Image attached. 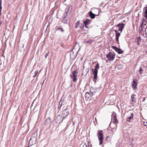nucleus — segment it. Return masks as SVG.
<instances>
[{
    "instance_id": "f257e3e1",
    "label": "nucleus",
    "mask_w": 147,
    "mask_h": 147,
    "mask_svg": "<svg viewBox=\"0 0 147 147\" xmlns=\"http://www.w3.org/2000/svg\"><path fill=\"white\" fill-rule=\"evenodd\" d=\"M99 69V64L97 63L95 65V67L94 69H92V71L93 72V74L94 75L93 81L95 83L96 82V80L97 79V75L98 73V70Z\"/></svg>"
},
{
    "instance_id": "f03ea898",
    "label": "nucleus",
    "mask_w": 147,
    "mask_h": 147,
    "mask_svg": "<svg viewBox=\"0 0 147 147\" xmlns=\"http://www.w3.org/2000/svg\"><path fill=\"white\" fill-rule=\"evenodd\" d=\"M90 92L92 94L91 95H95L96 96H99L100 95V93L97 91V88H94L91 87L90 88Z\"/></svg>"
},
{
    "instance_id": "7ed1b4c3",
    "label": "nucleus",
    "mask_w": 147,
    "mask_h": 147,
    "mask_svg": "<svg viewBox=\"0 0 147 147\" xmlns=\"http://www.w3.org/2000/svg\"><path fill=\"white\" fill-rule=\"evenodd\" d=\"M78 73L76 70L73 71L71 74H70L71 78L73 79V81L74 82H76L77 80V77L78 75Z\"/></svg>"
},
{
    "instance_id": "20e7f679",
    "label": "nucleus",
    "mask_w": 147,
    "mask_h": 147,
    "mask_svg": "<svg viewBox=\"0 0 147 147\" xmlns=\"http://www.w3.org/2000/svg\"><path fill=\"white\" fill-rule=\"evenodd\" d=\"M97 136L98 137V140L100 141L99 144L100 145L102 144L103 139L102 131V130H100L98 131L97 134Z\"/></svg>"
},
{
    "instance_id": "39448f33",
    "label": "nucleus",
    "mask_w": 147,
    "mask_h": 147,
    "mask_svg": "<svg viewBox=\"0 0 147 147\" xmlns=\"http://www.w3.org/2000/svg\"><path fill=\"white\" fill-rule=\"evenodd\" d=\"M115 55L113 53L109 52L106 55V57L109 60H113L115 58Z\"/></svg>"
},
{
    "instance_id": "423d86ee",
    "label": "nucleus",
    "mask_w": 147,
    "mask_h": 147,
    "mask_svg": "<svg viewBox=\"0 0 147 147\" xmlns=\"http://www.w3.org/2000/svg\"><path fill=\"white\" fill-rule=\"evenodd\" d=\"M69 114L68 110L67 109H65L62 111L61 115L63 118L65 119V118L67 117Z\"/></svg>"
},
{
    "instance_id": "0eeeda50",
    "label": "nucleus",
    "mask_w": 147,
    "mask_h": 147,
    "mask_svg": "<svg viewBox=\"0 0 147 147\" xmlns=\"http://www.w3.org/2000/svg\"><path fill=\"white\" fill-rule=\"evenodd\" d=\"M61 22L65 24H67V16L66 14H63L61 20Z\"/></svg>"
},
{
    "instance_id": "6e6552de",
    "label": "nucleus",
    "mask_w": 147,
    "mask_h": 147,
    "mask_svg": "<svg viewBox=\"0 0 147 147\" xmlns=\"http://www.w3.org/2000/svg\"><path fill=\"white\" fill-rule=\"evenodd\" d=\"M36 141V140L31 138L29 141L28 147L35 144Z\"/></svg>"
},
{
    "instance_id": "1a4fd4ad",
    "label": "nucleus",
    "mask_w": 147,
    "mask_h": 147,
    "mask_svg": "<svg viewBox=\"0 0 147 147\" xmlns=\"http://www.w3.org/2000/svg\"><path fill=\"white\" fill-rule=\"evenodd\" d=\"M112 49L115 50V51L117 52L119 54H122L123 53V51L121 49H119L114 46H112Z\"/></svg>"
},
{
    "instance_id": "9d476101",
    "label": "nucleus",
    "mask_w": 147,
    "mask_h": 147,
    "mask_svg": "<svg viewBox=\"0 0 147 147\" xmlns=\"http://www.w3.org/2000/svg\"><path fill=\"white\" fill-rule=\"evenodd\" d=\"M125 26V25L123 23H119L117 26V27H118L119 28L118 31H120L121 32Z\"/></svg>"
},
{
    "instance_id": "9b49d317",
    "label": "nucleus",
    "mask_w": 147,
    "mask_h": 147,
    "mask_svg": "<svg viewBox=\"0 0 147 147\" xmlns=\"http://www.w3.org/2000/svg\"><path fill=\"white\" fill-rule=\"evenodd\" d=\"M62 115H59L57 116L56 119V120L57 121V122H58L59 123H60L61 122L63 121V119H64L63 118L62 119Z\"/></svg>"
},
{
    "instance_id": "f8f14e48",
    "label": "nucleus",
    "mask_w": 147,
    "mask_h": 147,
    "mask_svg": "<svg viewBox=\"0 0 147 147\" xmlns=\"http://www.w3.org/2000/svg\"><path fill=\"white\" fill-rule=\"evenodd\" d=\"M134 113H131L130 116L128 117L127 119V121L129 122H131L133 119Z\"/></svg>"
},
{
    "instance_id": "ddd939ff",
    "label": "nucleus",
    "mask_w": 147,
    "mask_h": 147,
    "mask_svg": "<svg viewBox=\"0 0 147 147\" xmlns=\"http://www.w3.org/2000/svg\"><path fill=\"white\" fill-rule=\"evenodd\" d=\"M112 120L114 123H118L117 119L116 118V115L115 114H113L112 115Z\"/></svg>"
},
{
    "instance_id": "4468645a",
    "label": "nucleus",
    "mask_w": 147,
    "mask_h": 147,
    "mask_svg": "<svg viewBox=\"0 0 147 147\" xmlns=\"http://www.w3.org/2000/svg\"><path fill=\"white\" fill-rule=\"evenodd\" d=\"M137 83L136 80H133L132 84V86L134 90H136L137 88Z\"/></svg>"
},
{
    "instance_id": "2eb2a0df",
    "label": "nucleus",
    "mask_w": 147,
    "mask_h": 147,
    "mask_svg": "<svg viewBox=\"0 0 147 147\" xmlns=\"http://www.w3.org/2000/svg\"><path fill=\"white\" fill-rule=\"evenodd\" d=\"M77 56V54L74 52H71L70 53V57L71 59H74Z\"/></svg>"
},
{
    "instance_id": "dca6fc26",
    "label": "nucleus",
    "mask_w": 147,
    "mask_h": 147,
    "mask_svg": "<svg viewBox=\"0 0 147 147\" xmlns=\"http://www.w3.org/2000/svg\"><path fill=\"white\" fill-rule=\"evenodd\" d=\"M51 118L50 117L48 118L45 121L44 123V125L46 126L48 125L51 122Z\"/></svg>"
},
{
    "instance_id": "f3484780",
    "label": "nucleus",
    "mask_w": 147,
    "mask_h": 147,
    "mask_svg": "<svg viewBox=\"0 0 147 147\" xmlns=\"http://www.w3.org/2000/svg\"><path fill=\"white\" fill-rule=\"evenodd\" d=\"M70 8V6H69L67 7H66L65 10V13L63 14H66V16H67L71 12V10L69 11V9Z\"/></svg>"
},
{
    "instance_id": "a211bd4d",
    "label": "nucleus",
    "mask_w": 147,
    "mask_h": 147,
    "mask_svg": "<svg viewBox=\"0 0 147 147\" xmlns=\"http://www.w3.org/2000/svg\"><path fill=\"white\" fill-rule=\"evenodd\" d=\"M92 20H90L87 18L83 22V24L84 25H88L90 24V22Z\"/></svg>"
},
{
    "instance_id": "6ab92c4d",
    "label": "nucleus",
    "mask_w": 147,
    "mask_h": 147,
    "mask_svg": "<svg viewBox=\"0 0 147 147\" xmlns=\"http://www.w3.org/2000/svg\"><path fill=\"white\" fill-rule=\"evenodd\" d=\"M88 14H89V16L91 19H93L95 18V14L92 13V11H89L88 13Z\"/></svg>"
},
{
    "instance_id": "aec40b11",
    "label": "nucleus",
    "mask_w": 147,
    "mask_h": 147,
    "mask_svg": "<svg viewBox=\"0 0 147 147\" xmlns=\"http://www.w3.org/2000/svg\"><path fill=\"white\" fill-rule=\"evenodd\" d=\"M37 137V133L36 131L32 135L31 138L36 140Z\"/></svg>"
},
{
    "instance_id": "412c9836",
    "label": "nucleus",
    "mask_w": 147,
    "mask_h": 147,
    "mask_svg": "<svg viewBox=\"0 0 147 147\" xmlns=\"http://www.w3.org/2000/svg\"><path fill=\"white\" fill-rule=\"evenodd\" d=\"M120 35V34L118 32L116 34V38L115 39L116 41L117 42H118L117 43H119V37Z\"/></svg>"
},
{
    "instance_id": "4be33fe9",
    "label": "nucleus",
    "mask_w": 147,
    "mask_h": 147,
    "mask_svg": "<svg viewBox=\"0 0 147 147\" xmlns=\"http://www.w3.org/2000/svg\"><path fill=\"white\" fill-rule=\"evenodd\" d=\"M92 96L90 95V94L88 92H86L85 94V97L86 99L87 100H88L90 96Z\"/></svg>"
},
{
    "instance_id": "5701e85b",
    "label": "nucleus",
    "mask_w": 147,
    "mask_h": 147,
    "mask_svg": "<svg viewBox=\"0 0 147 147\" xmlns=\"http://www.w3.org/2000/svg\"><path fill=\"white\" fill-rule=\"evenodd\" d=\"M62 103L63 102L61 100L59 102V106L57 108V109H58V111H59L60 110V108L62 106Z\"/></svg>"
},
{
    "instance_id": "b1692460",
    "label": "nucleus",
    "mask_w": 147,
    "mask_h": 147,
    "mask_svg": "<svg viewBox=\"0 0 147 147\" xmlns=\"http://www.w3.org/2000/svg\"><path fill=\"white\" fill-rule=\"evenodd\" d=\"M147 23V21L144 18H143L142 20V24H143L145 25Z\"/></svg>"
},
{
    "instance_id": "393cba45",
    "label": "nucleus",
    "mask_w": 147,
    "mask_h": 147,
    "mask_svg": "<svg viewBox=\"0 0 147 147\" xmlns=\"http://www.w3.org/2000/svg\"><path fill=\"white\" fill-rule=\"evenodd\" d=\"M136 96L135 94H132L131 95V102H133V101H134L135 102H136V100H134V96Z\"/></svg>"
},
{
    "instance_id": "a878e982",
    "label": "nucleus",
    "mask_w": 147,
    "mask_h": 147,
    "mask_svg": "<svg viewBox=\"0 0 147 147\" xmlns=\"http://www.w3.org/2000/svg\"><path fill=\"white\" fill-rule=\"evenodd\" d=\"M144 13L145 14L144 15V16L145 17L147 20V7L145 10Z\"/></svg>"
},
{
    "instance_id": "bb28decb",
    "label": "nucleus",
    "mask_w": 147,
    "mask_h": 147,
    "mask_svg": "<svg viewBox=\"0 0 147 147\" xmlns=\"http://www.w3.org/2000/svg\"><path fill=\"white\" fill-rule=\"evenodd\" d=\"M2 1L1 0H0V16H1V11L2 9Z\"/></svg>"
},
{
    "instance_id": "cd10ccee",
    "label": "nucleus",
    "mask_w": 147,
    "mask_h": 147,
    "mask_svg": "<svg viewBox=\"0 0 147 147\" xmlns=\"http://www.w3.org/2000/svg\"><path fill=\"white\" fill-rule=\"evenodd\" d=\"M80 23V21L78 20L75 24L76 26H75V28H77L78 26H79V25Z\"/></svg>"
},
{
    "instance_id": "c85d7f7f",
    "label": "nucleus",
    "mask_w": 147,
    "mask_h": 147,
    "mask_svg": "<svg viewBox=\"0 0 147 147\" xmlns=\"http://www.w3.org/2000/svg\"><path fill=\"white\" fill-rule=\"evenodd\" d=\"M58 30H60L61 32H63L64 31L63 28L60 27H58L56 29V30L57 31Z\"/></svg>"
},
{
    "instance_id": "c756f323",
    "label": "nucleus",
    "mask_w": 147,
    "mask_h": 147,
    "mask_svg": "<svg viewBox=\"0 0 147 147\" xmlns=\"http://www.w3.org/2000/svg\"><path fill=\"white\" fill-rule=\"evenodd\" d=\"M137 42H141V39L140 36L137 37Z\"/></svg>"
},
{
    "instance_id": "7c9ffc66",
    "label": "nucleus",
    "mask_w": 147,
    "mask_h": 147,
    "mask_svg": "<svg viewBox=\"0 0 147 147\" xmlns=\"http://www.w3.org/2000/svg\"><path fill=\"white\" fill-rule=\"evenodd\" d=\"M143 71V70L142 69V68L140 67V69L139 70V71L140 73L141 74L142 73Z\"/></svg>"
},
{
    "instance_id": "2f4dec72",
    "label": "nucleus",
    "mask_w": 147,
    "mask_h": 147,
    "mask_svg": "<svg viewBox=\"0 0 147 147\" xmlns=\"http://www.w3.org/2000/svg\"><path fill=\"white\" fill-rule=\"evenodd\" d=\"M93 40H87V43H89V44H92L93 41Z\"/></svg>"
},
{
    "instance_id": "473e14b6",
    "label": "nucleus",
    "mask_w": 147,
    "mask_h": 147,
    "mask_svg": "<svg viewBox=\"0 0 147 147\" xmlns=\"http://www.w3.org/2000/svg\"><path fill=\"white\" fill-rule=\"evenodd\" d=\"M143 24H141L140 26V28H141V30L140 29H139V30H142L143 28H144V27H143Z\"/></svg>"
},
{
    "instance_id": "72a5a7b5",
    "label": "nucleus",
    "mask_w": 147,
    "mask_h": 147,
    "mask_svg": "<svg viewBox=\"0 0 147 147\" xmlns=\"http://www.w3.org/2000/svg\"><path fill=\"white\" fill-rule=\"evenodd\" d=\"M49 54V52H47L46 53V54L45 55V58H47V57L48 56V55Z\"/></svg>"
},
{
    "instance_id": "f704fd0d",
    "label": "nucleus",
    "mask_w": 147,
    "mask_h": 147,
    "mask_svg": "<svg viewBox=\"0 0 147 147\" xmlns=\"http://www.w3.org/2000/svg\"><path fill=\"white\" fill-rule=\"evenodd\" d=\"M38 73V71L36 70L35 72V75L33 76L34 77H35Z\"/></svg>"
},
{
    "instance_id": "c9c22d12",
    "label": "nucleus",
    "mask_w": 147,
    "mask_h": 147,
    "mask_svg": "<svg viewBox=\"0 0 147 147\" xmlns=\"http://www.w3.org/2000/svg\"><path fill=\"white\" fill-rule=\"evenodd\" d=\"M146 98L145 97H143V98H142V101L144 102Z\"/></svg>"
},
{
    "instance_id": "e433bc0d",
    "label": "nucleus",
    "mask_w": 147,
    "mask_h": 147,
    "mask_svg": "<svg viewBox=\"0 0 147 147\" xmlns=\"http://www.w3.org/2000/svg\"><path fill=\"white\" fill-rule=\"evenodd\" d=\"M80 29H81L82 30L84 28V25L83 26L82 25L80 26Z\"/></svg>"
},
{
    "instance_id": "4c0bfd02",
    "label": "nucleus",
    "mask_w": 147,
    "mask_h": 147,
    "mask_svg": "<svg viewBox=\"0 0 147 147\" xmlns=\"http://www.w3.org/2000/svg\"><path fill=\"white\" fill-rule=\"evenodd\" d=\"M122 66L120 65H118V67H117V68H118V69H120L121 68V67Z\"/></svg>"
},
{
    "instance_id": "58836bf2",
    "label": "nucleus",
    "mask_w": 147,
    "mask_h": 147,
    "mask_svg": "<svg viewBox=\"0 0 147 147\" xmlns=\"http://www.w3.org/2000/svg\"><path fill=\"white\" fill-rule=\"evenodd\" d=\"M49 127V128H52V129H53V125H52L51 124Z\"/></svg>"
},
{
    "instance_id": "ea45409f",
    "label": "nucleus",
    "mask_w": 147,
    "mask_h": 147,
    "mask_svg": "<svg viewBox=\"0 0 147 147\" xmlns=\"http://www.w3.org/2000/svg\"><path fill=\"white\" fill-rule=\"evenodd\" d=\"M84 43L85 44H88L87 40V41H84Z\"/></svg>"
},
{
    "instance_id": "a19ab883",
    "label": "nucleus",
    "mask_w": 147,
    "mask_h": 147,
    "mask_svg": "<svg viewBox=\"0 0 147 147\" xmlns=\"http://www.w3.org/2000/svg\"><path fill=\"white\" fill-rule=\"evenodd\" d=\"M88 145L89 146H90V147H92V146H91V144L89 142H88Z\"/></svg>"
},
{
    "instance_id": "79ce46f5",
    "label": "nucleus",
    "mask_w": 147,
    "mask_h": 147,
    "mask_svg": "<svg viewBox=\"0 0 147 147\" xmlns=\"http://www.w3.org/2000/svg\"><path fill=\"white\" fill-rule=\"evenodd\" d=\"M88 25H84V26L86 28H88V26H87Z\"/></svg>"
},
{
    "instance_id": "37998d69",
    "label": "nucleus",
    "mask_w": 147,
    "mask_h": 147,
    "mask_svg": "<svg viewBox=\"0 0 147 147\" xmlns=\"http://www.w3.org/2000/svg\"><path fill=\"white\" fill-rule=\"evenodd\" d=\"M114 31H115V32L116 34L117 33H118V32H117V30H114Z\"/></svg>"
},
{
    "instance_id": "c03bdc74",
    "label": "nucleus",
    "mask_w": 147,
    "mask_h": 147,
    "mask_svg": "<svg viewBox=\"0 0 147 147\" xmlns=\"http://www.w3.org/2000/svg\"><path fill=\"white\" fill-rule=\"evenodd\" d=\"M2 21H1V20H0V26L1 25V24H2Z\"/></svg>"
},
{
    "instance_id": "a18cd8bd",
    "label": "nucleus",
    "mask_w": 147,
    "mask_h": 147,
    "mask_svg": "<svg viewBox=\"0 0 147 147\" xmlns=\"http://www.w3.org/2000/svg\"><path fill=\"white\" fill-rule=\"evenodd\" d=\"M83 147H87L86 145H83Z\"/></svg>"
},
{
    "instance_id": "49530a36",
    "label": "nucleus",
    "mask_w": 147,
    "mask_h": 147,
    "mask_svg": "<svg viewBox=\"0 0 147 147\" xmlns=\"http://www.w3.org/2000/svg\"><path fill=\"white\" fill-rule=\"evenodd\" d=\"M137 45L139 46L140 45V42H137Z\"/></svg>"
},
{
    "instance_id": "de8ad7c7",
    "label": "nucleus",
    "mask_w": 147,
    "mask_h": 147,
    "mask_svg": "<svg viewBox=\"0 0 147 147\" xmlns=\"http://www.w3.org/2000/svg\"><path fill=\"white\" fill-rule=\"evenodd\" d=\"M109 136H107V137H106V140H107V138H109Z\"/></svg>"
},
{
    "instance_id": "09e8293b",
    "label": "nucleus",
    "mask_w": 147,
    "mask_h": 147,
    "mask_svg": "<svg viewBox=\"0 0 147 147\" xmlns=\"http://www.w3.org/2000/svg\"><path fill=\"white\" fill-rule=\"evenodd\" d=\"M77 44H78V45H79V43H78L77 42H76V45H77Z\"/></svg>"
},
{
    "instance_id": "8fccbe9b",
    "label": "nucleus",
    "mask_w": 147,
    "mask_h": 147,
    "mask_svg": "<svg viewBox=\"0 0 147 147\" xmlns=\"http://www.w3.org/2000/svg\"><path fill=\"white\" fill-rule=\"evenodd\" d=\"M70 7L71 8V9H72V6H70Z\"/></svg>"
},
{
    "instance_id": "3c124183",
    "label": "nucleus",
    "mask_w": 147,
    "mask_h": 147,
    "mask_svg": "<svg viewBox=\"0 0 147 147\" xmlns=\"http://www.w3.org/2000/svg\"><path fill=\"white\" fill-rule=\"evenodd\" d=\"M89 71V69H88V71H87V72Z\"/></svg>"
},
{
    "instance_id": "603ef678",
    "label": "nucleus",
    "mask_w": 147,
    "mask_h": 147,
    "mask_svg": "<svg viewBox=\"0 0 147 147\" xmlns=\"http://www.w3.org/2000/svg\"><path fill=\"white\" fill-rule=\"evenodd\" d=\"M73 125H74V122H73Z\"/></svg>"
}]
</instances>
